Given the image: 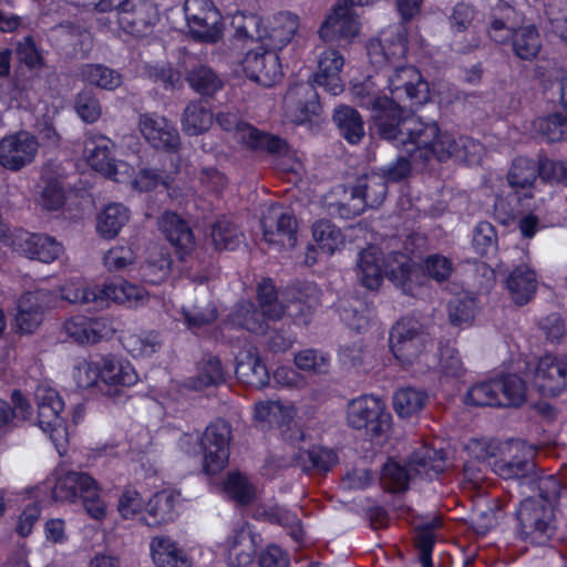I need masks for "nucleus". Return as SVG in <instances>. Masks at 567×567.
I'll use <instances>...</instances> for the list:
<instances>
[{"label":"nucleus","mask_w":567,"mask_h":567,"mask_svg":"<svg viewBox=\"0 0 567 567\" xmlns=\"http://www.w3.org/2000/svg\"><path fill=\"white\" fill-rule=\"evenodd\" d=\"M427 394L416 388L399 389L393 396V406L400 417H411L417 414L425 405Z\"/></svg>","instance_id":"nucleus-46"},{"label":"nucleus","mask_w":567,"mask_h":567,"mask_svg":"<svg viewBox=\"0 0 567 567\" xmlns=\"http://www.w3.org/2000/svg\"><path fill=\"white\" fill-rule=\"evenodd\" d=\"M539 497L520 502L517 509V536L523 542L543 545L553 534L554 503L563 492L560 482L554 476L539 480Z\"/></svg>","instance_id":"nucleus-5"},{"label":"nucleus","mask_w":567,"mask_h":567,"mask_svg":"<svg viewBox=\"0 0 567 567\" xmlns=\"http://www.w3.org/2000/svg\"><path fill=\"white\" fill-rule=\"evenodd\" d=\"M544 179L542 167L535 161L525 157L516 158L507 174L508 184L519 200L534 197Z\"/></svg>","instance_id":"nucleus-26"},{"label":"nucleus","mask_w":567,"mask_h":567,"mask_svg":"<svg viewBox=\"0 0 567 567\" xmlns=\"http://www.w3.org/2000/svg\"><path fill=\"white\" fill-rule=\"evenodd\" d=\"M61 332L75 344L92 346L110 340L115 333V327L110 317L76 313L63 321Z\"/></svg>","instance_id":"nucleus-15"},{"label":"nucleus","mask_w":567,"mask_h":567,"mask_svg":"<svg viewBox=\"0 0 567 567\" xmlns=\"http://www.w3.org/2000/svg\"><path fill=\"white\" fill-rule=\"evenodd\" d=\"M476 312V303L473 298L466 297L464 299H455L450 302V319L455 326L467 327L470 326Z\"/></svg>","instance_id":"nucleus-64"},{"label":"nucleus","mask_w":567,"mask_h":567,"mask_svg":"<svg viewBox=\"0 0 567 567\" xmlns=\"http://www.w3.org/2000/svg\"><path fill=\"white\" fill-rule=\"evenodd\" d=\"M101 383L107 386H132L138 381L133 364L125 358L105 354L100 357Z\"/></svg>","instance_id":"nucleus-32"},{"label":"nucleus","mask_w":567,"mask_h":567,"mask_svg":"<svg viewBox=\"0 0 567 567\" xmlns=\"http://www.w3.org/2000/svg\"><path fill=\"white\" fill-rule=\"evenodd\" d=\"M501 452L504 455H512L513 452H522L523 455L522 460L516 462L499 461L494 464L495 473L505 480L523 475L527 463L534 457L535 454L534 447L520 440H511L503 443Z\"/></svg>","instance_id":"nucleus-38"},{"label":"nucleus","mask_w":567,"mask_h":567,"mask_svg":"<svg viewBox=\"0 0 567 567\" xmlns=\"http://www.w3.org/2000/svg\"><path fill=\"white\" fill-rule=\"evenodd\" d=\"M261 227L265 241L275 249H291L297 245V220L288 208L270 205L264 212Z\"/></svg>","instance_id":"nucleus-16"},{"label":"nucleus","mask_w":567,"mask_h":567,"mask_svg":"<svg viewBox=\"0 0 567 567\" xmlns=\"http://www.w3.org/2000/svg\"><path fill=\"white\" fill-rule=\"evenodd\" d=\"M312 238L318 249L327 255H333L344 246L341 229L327 219L318 220L312 225Z\"/></svg>","instance_id":"nucleus-41"},{"label":"nucleus","mask_w":567,"mask_h":567,"mask_svg":"<svg viewBox=\"0 0 567 567\" xmlns=\"http://www.w3.org/2000/svg\"><path fill=\"white\" fill-rule=\"evenodd\" d=\"M130 219L128 209L118 203L109 204L97 216V233L105 238H114Z\"/></svg>","instance_id":"nucleus-43"},{"label":"nucleus","mask_w":567,"mask_h":567,"mask_svg":"<svg viewBox=\"0 0 567 567\" xmlns=\"http://www.w3.org/2000/svg\"><path fill=\"white\" fill-rule=\"evenodd\" d=\"M75 481H72L71 470H65L62 467H58L53 471V473L45 480V482L40 486H33L25 489V493L29 497L40 499V493L42 489L51 491V496L56 502H75L74 489L72 488V484Z\"/></svg>","instance_id":"nucleus-36"},{"label":"nucleus","mask_w":567,"mask_h":567,"mask_svg":"<svg viewBox=\"0 0 567 567\" xmlns=\"http://www.w3.org/2000/svg\"><path fill=\"white\" fill-rule=\"evenodd\" d=\"M293 363L301 371L326 374L329 371L331 358L320 350L303 349L295 354Z\"/></svg>","instance_id":"nucleus-51"},{"label":"nucleus","mask_w":567,"mask_h":567,"mask_svg":"<svg viewBox=\"0 0 567 567\" xmlns=\"http://www.w3.org/2000/svg\"><path fill=\"white\" fill-rule=\"evenodd\" d=\"M123 347L134 358H148L162 347V338L156 331H141L123 337Z\"/></svg>","instance_id":"nucleus-44"},{"label":"nucleus","mask_w":567,"mask_h":567,"mask_svg":"<svg viewBox=\"0 0 567 567\" xmlns=\"http://www.w3.org/2000/svg\"><path fill=\"white\" fill-rule=\"evenodd\" d=\"M343 65L344 58L338 50H324L319 56L313 82L331 95L340 94L344 89V82L341 78Z\"/></svg>","instance_id":"nucleus-29"},{"label":"nucleus","mask_w":567,"mask_h":567,"mask_svg":"<svg viewBox=\"0 0 567 567\" xmlns=\"http://www.w3.org/2000/svg\"><path fill=\"white\" fill-rule=\"evenodd\" d=\"M533 126L548 142H559L567 138V117L559 114L539 117Z\"/></svg>","instance_id":"nucleus-56"},{"label":"nucleus","mask_w":567,"mask_h":567,"mask_svg":"<svg viewBox=\"0 0 567 567\" xmlns=\"http://www.w3.org/2000/svg\"><path fill=\"white\" fill-rule=\"evenodd\" d=\"M224 493L240 504H247L255 497V487L239 472L228 473L223 484Z\"/></svg>","instance_id":"nucleus-54"},{"label":"nucleus","mask_w":567,"mask_h":567,"mask_svg":"<svg viewBox=\"0 0 567 567\" xmlns=\"http://www.w3.org/2000/svg\"><path fill=\"white\" fill-rule=\"evenodd\" d=\"M161 231L183 258L195 248V238L187 223L177 214L166 212L158 221Z\"/></svg>","instance_id":"nucleus-31"},{"label":"nucleus","mask_w":567,"mask_h":567,"mask_svg":"<svg viewBox=\"0 0 567 567\" xmlns=\"http://www.w3.org/2000/svg\"><path fill=\"white\" fill-rule=\"evenodd\" d=\"M113 148V142L105 135L87 134L83 143V159L95 172L137 193L151 192L158 185H164L168 196L175 200H182L192 194L190 188L181 193L168 182L169 174L179 171L177 164L173 163V169L164 174L155 168L141 166L137 158L115 161Z\"/></svg>","instance_id":"nucleus-2"},{"label":"nucleus","mask_w":567,"mask_h":567,"mask_svg":"<svg viewBox=\"0 0 567 567\" xmlns=\"http://www.w3.org/2000/svg\"><path fill=\"white\" fill-rule=\"evenodd\" d=\"M408 465L409 468L395 461H388L381 474L384 487L392 492L404 491L412 475L432 480L445 470L446 462L442 451L423 445L411 455Z\"/></svg>","instance_id":"nucleus-10"},{"label":"nucleus","mask_w":567,"mask_h":567,"mask_svg":"<svg viewBox=\"0 0 567 567\" xmlns=\"http://www.w3.org/2000/svg\"><path fill=\"white\" fill-rule=\"evenodd\" d=\"M146 503L138 491L126 487L118 497L117 511L124 519H133L145 515Z\"/></svg>","instance_id":"nucleus-58"},{"label":"nucleus","mask_w":567,"mask_h":567,"mask_svg":"<svg viewBox=\"0 0 567 567\" xmlns=\"http://www.w3.org/2000/svg\"><path fill=\"white\" fill-rule=\"evenodd\" d=\"M303 470L328 471L337 463V455L332 450L312 446L299 455Z\"/></svg>","instance_id":"nucleus-57"},{"label":"nucleus","mask_w":567,"mask_h":567,"mask_svg":"<svg viewBox=\"0 0 567 567\" xmlns=\"http://www.w3.org/2000/svg\"><path fill=\"white\" fill-rule=\"evenodd\" d=\"M171 274V258L164 249H155L150 252L145 264L141 267L143 280L151 285L165 281Z\"/></svg>","instance_id":"nucleus-48"},{"label":"nucleus","mask_w":567,"mask_h":567,"mask_svg":"<svg viewBox=\"0 0 567 567\" xmlns=\"http://www.w3.org/2000/svg\"><path fill=\"white\" fill-rule=\"evenodd\" d=\"M100 358L93 361L82 360L74 367L72 377L79 388L87 389L101 383Z\"/></svg>","instance_id":"nucleus-60"},{"label":"nucleus","mask_w":567,"mask_h":567,"mask_svg":"<svg viewBox=\"0 0 567 567\" xmlns=\"http://www.w3.org/2000/svg\"><path fill=\"white\" fill-rule=\"evenodd\" d=\"M212 241L216 249L234 250L241 241V234L228 219H218L212 226Z\"/></svg>","instance_id":"nucleus-53"},{"label":"nucleus","mask_w":567,"mask_h":567,"mask_svg":"<svg viewBox=\"0 0 567 567\" xmlns=\"http://www.w3.org/2000/svg\"><path fill=\"white\" fill-rule=\"evenodd\" d=\"M235 372L238 380L255 388H262L269 383L267 367L260 360L258 350L252 346L240 350L236 358Z\"/></svg>","instance_id":"nucleus-33"},{"label":"nucleus","mask_w":567,"mask_h":567,"mask_svg":"<svg viewBox=\"0 0 567 567\" xmlns=\"http://www.w3.org/2000/svg\"><path fill=\"white\" fill-rule=\"evenodd\" d=\"M137 127L144 140L154 148L175 154L181 147L176 126L165 116L156 113L141 114Z\"/></svg>","instance_id":"nucleus-18"},{"label":"nucleus","mask_w":567,"mask_h":567,"mask_svg":"<svg viewBox=\"0 0 567 567\" xmlns=\"http://www.w3.org/2000/svg\"><path fill=\"white\" fill-rule=\"evenodd\" d=\"M386 195V182L378 173L360 177L352 187L338 186L324 198L328 209L341 218H351L367 207L379 206Z\"/></svg>","instance_id":"nucleus-8"},{"label":"nucleus","mask_w":567,"mask_h":567,"mask_svg":"<svg viewBox=\"0 0 567 567\" xmlns=\"http://www.w3.org/2000/svg\"><path fill=\"white\" fill-rule=\"evenodd\" d=\"M257 537L246 523L234 529L223 544L228 564L236 567L249 565L256 553Z\"/></svg>","instance_id":"nucleus-28"},{"label":"nucleus","mask_w":567,"mask_h":567,"mask_svg":"<svg viewBox=\"0 0 567 567\" xmlns=\"http://www.w3.org/2000/svg\"><path fill=\"white\" fill-rule=\"evenodd\" d=\"M11 246L21 255L44 264L53 262L63 252L62 244L55 238L24 230H18L12 235Z\"/></svg>","instance_id":"nucleus-23"},{"label":"nucleus","mask_w":567,"mask_h":567,"mask_svg":"<svg viewBox=\"0 0 567 567\" xmlns=\"http://www.w3.org/2000/svg\"><path fill=\"white\" fill-rule=\"evenodd\" d=\"M298 409L292 402L261 400L254 405V421L261 429L288 427L297 416Z\"/></svg>","instance_id":"nucleus-27"},{"label":"nucleus","mask_w":567,"mask_h":567,"mask_svg":"<svg viewBox=\"0 0 567 567\" xmlns=\"http://www.w3.org/2000/svg\"><path fill=\"white\" fill-rule=\"evenodd\" d=\"M179 493L163 489L155 493L146 503L142 520L147 526H161L173 522L178 515Z\"/></svg>","instance_id":"nucleus-30"},{"label":"nucleus","mask_w":567,"mask_h":567,"mask_svg":"<svg viewBox=\"0 0 567 567\" xmlns=\"http://www.w3.org/2000/svg\"><path fill=\"white\" fill-rule=\"evenodd\" d=\"M256 517L289 527L291 537L298 543L302 540L303 533L299 518L290 511L279 506H271L269 508L258 509Z\"/></svg>","instance_id":"nucleus-50"},{"label":"nucleus","mask_w":567,"mask_h":567,"mask_svg":"<svg viewBox=\"0 0 567 567\" xmlns=\"http://www.w3.org/2000/svg\"><path fill=\"white\" fill-rule=\"evenodd\" d=\"M234 138L255 151L277 152L285 146V142L276 136L266 134L248 123L235 127Z\"/></svg>","instance_id":"nucleus-39"},{"label":"nucleus","mask_w":567,"mask_h":567,"mask_svg":"<svg viewBox=\"0 0 567 567\" xmlns=\"http://www.w3.org/2000/svg\"><path fill=\"white\" fill-rule=\"evenodd\" d=\"M347 422L351 427L364 429L371 436L378 437L389 432L392 417L382 400L361 395L348 403Z\"/></svg>","instance_id":"nucleus-14"},{"label":"nucleus","mask_w":567,"mask_h":567,"mask_svg":"<svg viewBox=\"0 0 567 567\" xmlns=\"http://www.w3.org/2000/svg\"><path fill=\"white\" fill-rule=\"evenodd\" d=\"M54 298V306L58 301H65L70 305H93L103 309L102 286L91 284L81 276H72L64 280L56 291H51Z\"/></svg>","instance_id":"nucleus-24"},{"label":"nucleus","mask_w":567,"mask_h":567,"mask_svg":"<svg viewBox=\"0 0 567 567\" xmlns=\"http://www.w3.org/2000/svg\"><path fill=\"white\" fill-rule=\"evenodd\" d=\"M286 116L296 124L312 123L319 117L318 94L310 83L291 86L285 96Z\"/></svg>","instance_id":"nucleus-22"},{"label":"nucleus","mask_w":567,"mask_h":567,"mask_svg":"<svg viewBox=\"0 0 567 567\" xmlns=\"http://www.w3.org/2000/svg\"><path fill=\"white\" fill-rule=\"evenodd\" d=\"M501 406H519L526 400L525 382L516 374L499 378Z\"/></svg>","instance_id":"nucleus-52"},{"label":"nucleus","mask_w":567,"mask_h":567,"mask_svg":"<svg viewBox=\"0 0 567 567\" xmlns=\"http://www.w3.org/2000/svg\"><path fill=\"white\" fill-rule=\"evenodd\" d=\"M150 553L157 567H192L186 553L168 536H154L150 542Z\"/></svg>","instance_id":"nucleus-35"},{"label":"nucleus","mask_w":567,"mask_h":567,"mask_svg":"<svg viewBox=\"0 0 567 567\" xmlns=\"http://www.w3.org/2000/svg\"><path fill=\"white\" fill-rule=\"evenodd\" d=\"M537 275L528 265H519L514 268L507 280V290L516 305L527 303L537 289Z\"/></svg>","instance_id":"nucleus-37"},{"label":"nucleus","mask_w":567,"mask_h":567,"mask_svg":"<svg viewBox=\"0 0 567 567\" xmlns=\"http://www.w3.org/2000/svg\"><path fill=\"white\" fill-rule=\"evenodd\" d=\"M38 405V424L48 434L60 456L68 451L69 430L61 412L64 402L55 389L49 384H39L34 392Z\"/></svg>","instance_id":"nucleus-11"},{"label":"nucleus","mask_w":567,"mask_h":567,"mask_svg":"<svg viewBox=\"0 0 567 567\" xmlns=\"http://www.w3.org/2000/svg\"><path fill=\"white\" fill-rule=\"evenodd\" d=\"M333 120L337 123L341 135L351 144H357L364 136L363 122L354 109L340 106L336 110Z\"/></svg>","instance_id":"nucleus-47"},{"label":"nucleus","mask_w":567,"mask_h":567,"mask_svg":"<svg viewBox=\"0 0 567 567\" xmlns=\"http://www.w3.org/2000/svg\"><path fill=\"white\" fill-rule=\"evenodd\" d=\"M389 342L394 358L405 369L424 373L436 364L434 341L415 319L399 320L391 329Z\"/></svg>","instance_id":"nucleus-6"},{"label":"nucleus","mask_w":567,"mask_h":567,"mask_svg":"<svg viewBox=\"0 0 567 567\" xmlns=\"http://www.w3.org/2000/svg\"><path fill=\"white\" fill-rule=\"evenodd\" d=\"M465 403L476 406H501L499 378L472 385L465 395Z\"/></svg>","instance_id":"nucleus-49"},{"label":"nucleus","mask_w":567,"mask_h":567,"mask_svg":"<svg viewBox=\"0 0 567 567\" xmlns=\"http://www.w3.org/2000/svg\"><path fill=\"white\" fill-rule=\"evenodd\" d=\"M188 34L200 42L216 43L224 34V19L212 0H185Z\"/></svg>","instance_id":"nucleus-13"},{"label":"nucleus","mask_w":567,"mask_h":567,"mask_svg":"<svg viewBox=\"0 0 567 567\" xmlns=\"http://www.w3.org/2000/svg\"><path fill=\"white\" fill-rule=\"evenodd\" d=\"M158 19L156 7L150 2H143L136 6L132 11L127 8L118 14V21L114 23H103V27L112 33L117 34L120 30L134 37L146 35L152 25Z\"/></svg>","instance_id":"nucleus-25"},{"label":"nucleus","mask_w":567,"mask_h":567,"mask_svg":"<svg viewBox=\"0 0 567 567\" xmlns=\"http://www.w3.org/2000/svg\"><path fill=\"white\" fill-rule=\"evenodd\" d=\"M241 68L247 78L262 86H272L282 75L278 53L264 45L249 50Z\"/></svg>","instance_id":"nucleus-21"},{"label":"nucleus","mask_w":567,"mask_h":567,"mask_svg":"<svg viewBox=\"0 0 567 567\" xmlns=\"http://www.w3.org/2000/svg\"><path fill=\"white\" fill-rule=\"evenodd\" d=\"M187 80L189 85L202 95H213L220 90L223 85L218 75L210 68L205 65L192 70Z\"/></svg>","instance_id":"nucleus-55"},{"label":"nucleus","mask_w":567,"mask_h":567,"mask_svg":"<svg viewBox=\"0 0 567 567\" xmlns=\"http://www.w3.org/2000/svg\"><path fill=\"white\" fill-rule=\"evenodd\" d=\"M79 76L84 83L107 91L117 89L123 82L120 72L103 64H85Z\"/></svg>","instance_id":"nucleus-42"},{"label":"nucleus","mask_w":567,"mask_h":567,"mask_svg":"<svg viewBox=\"0 0 567 567\" xmlns=\"http://www.w3.org/2000/svg\"><path fill=\"white\" fill-rule=\"evenodd\" d=\"M258 300L261 312L254 309L251 302H245L233 315V323L255 333H264L267 324L261 317L278 320L286 312L295 320L307 323L320 303V290L316 284L308 282L291 287L277 296L271 280H264L258 286Z\"/></svg>","instance_id":"nucleus-3"},{"label":"nucleus","mask_w":567,"mask_h":567,"mask_svg":"<svg viewBox=\"0 0 567 567\" xmlns=\"http://www.w3.org/2000/svg\"><path fill=\"white\" fill-rule=\"evenodd\" d=\"M369 61L379 69L362 82L352 83V95L358 104L371 110L372 121L379 135L388 141L403 144L412 156L426 159L435 156L443 162L449 158L478 163L484 146L467 136L442 130L436 122L417 116L403 117L405 104L423 105L430 100L429 83L413 65H395L405 56L406 28L390 27L367 47Z\"/></svg>","instance_id":"nucleus-1"},{"label":"nucleus","mask_w":567,"mask_h":567,"mask_svg":"<svg viewBox=\"0 0 567 567\" xmlns=\"http://www.w3.org/2000/svg\"><path fill=\"white\" fill-rule=\"evenodd\" d=\"M224 379L225 373L220 360L218 358H209L203 363L199 374L192 386L195 390H202L209 385H216L223 382Z\"/></svg>","instance_id":"nucleus-63"},{"label":"nucleus","mask_w":567,"mask_h":567,"mask_svg":"<svg viewBox=\"0 0 567 567\" xmlns=\"http://www.w3.org/2000/svg\"><path fill=\"white\" fill-rule=\"evenodd\" d=\"M51 176L49 167L44 168L42 173L43 186L35 197L37 205L47 212H58L65 204V190L60 179Z\"/></svg>","instance_id":"nucleus-40"},{"label":"nucleus","mask_w":567,"mask_h":567,"mask_svg":"<svg viewBox=\"0 0 567 567\" xmlns=\"http://www.w3.org/2000/svg\"><path fill=\"white\" fill-rule=\"evenodd\" d=\"M213 124V113L203 102L189 103L182 116V128L188 135H199Z\"/></svg>","instance_id":"nucleus-45"},{"label":"nucleus","mask_w":567,"mask_h":567,"mask_svg":"<svg viewBox=\"0 0 567 567\" xmlns=\"http://www.w3.org/2000/svg\"><path fill=\"white\" fill-rule=\"evenodd\" d=\"M388 278L402 291L411 296H421L424 278L411 264V258L405 254H395L383 258L381 250L370 246L359 255L357 276L362 286L370 290L378 289L383 276Z\"/></svg>","instance_id":"nucleus-4"},{"label":"nucleus","mask_w":567,"mask_h":567,"mask_svg":"<svg viewBox=\"0 0 567 567\" xmlns=\"http://www.w3.org/2000/svg\"><path fill=\"white\" fill-rule=\"evenodd\" d=\"M502 17H497V10L494 11L488 34L495 41L505 43L512 38V45L515 54L522 60H532L540 50L539 34L534 25H524L517 30L508 24V19L514 13L513 8L504 6L499 9Z\"/></svg>","instance_id":"nucleus-12"},{"label":"nucleus","mask_w":567,"mask_h":567,"mask_svg":"<svg viewBox=\"0 0 567 567\" xmlns=\"http://www.w3.org/2000/svg\"><path fill=\"white\" fill-rule=\"evenodd\" d=\"M231 429L223 420L209 424L202 437L195 433H187L179 439V449L193 455L200 446L204 458L203 468L207 475H216L228 464L230 455Z\"/></svg>","instance_id":"nucleus-9"},{"label":"nucleus","mask_w":567,"mask_h":567,"mask_svg":"<svg viewBox=\"0 0 567 567\" xmlns=\"http://www.w3.org/2000/svg\"><path fill=\"white\" fill-rule=\"evenodd\" d=\"M39 151L38 138L28 131L8 134L0 140V166L18 172L30 165Z\"/></svg>","instance_id":"nucleus-17"},{"label":"nucleus","mask_w":567,"mask_h":567,"mask_svg":"<svg viewBox=\"0 0 567 567\" xmlns=\"http://www.w3.org/2000/svg\"><path fill=\"white\" fill-rule=\"evenodd\" d=\"M439 368L442 377L460 379L465 373L463 362L454 349L444 348L436 353V364L432 368Z\"/></svg>","instance_id":"nucleus-59"},{"label":"nucleus","mask_w":567,"mask_h":567,"mask_svg":"<svg viewBox=\"0 0 567 567\" xmlns=\"http://www.w3.org/2000/svg\"><path fill=\"white\" fill-rule=\"evenodd\" d=\"M533 384L544 395H559L567 386V357H540L533 370Z\"/></svg>","instance_id":"nucleus-20"},{"label":"nucleus","mask_w":567,"mask_h":567,"mask_svg":"<svg viewBox=\"0 0 567 567\" xmlns=\"http://www.w3.org/2000/svg\"><path fill=\"white\" fill-rule=\"evenodd\" d=\"M231 24L239 38L256 37L261 45L278 53L288 45L299 29V18L291 12H278L266 19L237 13Z\"/></svg>","instance_id":"nucleus-7"},{"label":"nucleus","mask_w":567,"mask_h":567,"mask_svg":"<svg viewBox=\"0 0 567 567\" xmlns=\"http://www.w3.org/2000/svg\"><path fill=\"white\" fill-rule=\"evenodd\" d=\"M102 292L103 308L109 307L111 302L138 307L148 300V293L143 287L126 280L107 281L102 285Z\"/></svg>","instance_id":"nucleus-34"},{"label":"nucleus","mask_w":567,"mask_h":567,"mask_svg":"<svg viewBox=\"0 0 567 567\" xmlns=\"http://www.w3.org/2000/svg\"><path fill=\"white\" fill-rule=\"evenodd\" d=\"M55 296L48 289L23 293L17 306L16 326L23 333L34 332L43 322L47 309L54 307Z\"/></svg>","instance_id":"nucleus-19"},{"label":"nucleus","mask_w":567,"mask_h":567,"mask_svg":"<svg viewBox=\"0 0 567 567\" xmlns=\"http://www.w3.org/2000/svg\"><path fill=\"white\" fill-rule=\"evenodd\" d=\"M497 236L493 225L488 221L478 223L473 231V247L480 255H487L496 250Z\"/></svg>","instance_id":"nucleus-61"},{"label":"nucleus","mask_w":567,"mask_h":567,"mask_svg":"<svg viewBox=\"0 0 567 567\" xmlns=\"http://www.w3.org/2000/svg\"><path fill=\"white\" fill-rule=\"evenodd\" d=\"M136 260V252L128 245H116L104 255V266L110 271H118L133 265Z\"/></svg>","instance_id":"nucleus-62"}]
</instances>
